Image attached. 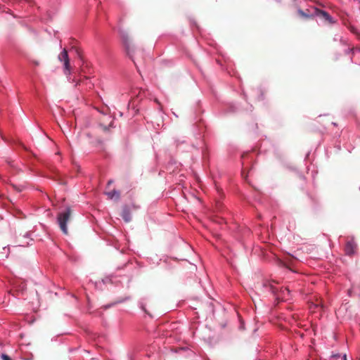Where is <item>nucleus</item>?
Instances as JSON below:
<instances>
[{
    "label": "nucleus",
    "instance_id": "nucleus-12",
    "mask_svg": "<svg viewBox=\"0 0 360 360\" xmlns=\"http://www.w3.org/2000/svg\"><path fill=\"white\" fill-rule=\"evenodd\" d=\"M84 82L86 83V85L88 86V87L90 88L91 84H89V79L88 78H85L84 81L79 80V81L77 82L75 86L81 85V83L82 82L84 83Z\"/></svg>",
    "mask_w": 360,
    "mask_h": 360
},
{
    "label": "nucleus",
    "instance_id": "nucleus-3",
    "mask_svg": "<svg viewBox=\"0 0 360 360\" xmlns=\"http://www.w3.org/2000/svg\"><path fill=\"white\" fill-rule=\"evenodd\" d=\"M60 61L63 62L64 72L66 75L70 74V65L68 52L66 49H63L58 56Z\"/></svg>",
    "mask_w": 360,
    "mask_h": 360
},
{
    "label": "nucleus",
    "instance_id": "nucleus-10",
    "mask_svg": "<svg viewBox=\"0 0 360 360\" xmlns=\"http://www.w3.org/2000/svg\"><path fill=\"white\" fill-rule=\"evenodd\" d=\"M264 287H269V289L272 292V293L274 294H277V288L276 287H274L271 283H269V282H265L264 283Z\"/></svg>",
    "mask_w": 360,
    "mask_h": 360
},
{
    "label": "nucleus",
    "instance_id": "nucleus-6",
    "mask_svg": "<svg viewBox=\"0 0 360 360\" xmlns=\"http://www.w3.org/2000/svg\"><path fill=\"white\" fill-rule=\"evenodd\" d=\"M319 11H320V10L314 7L307 9L306 11L302 10L301 8L297 9L298 14L303 18H310L315 15H319Z\"/></svg>",
    "mask_w": 360,
    "mask_h": 360
},
{
    "label": "nucleus",
    "instance_id": "nucleus-16",
    "mask_svg": "<svg viewBox=\"0 0 360 360\" xmlns=\"http://www.w3.org/2000/svg\"><path fill=\"white\" fill-rule=\"evenodd\" d=\"M333 40H334V41L340 40V42H342V43H343V41H343V39H342L341 37H339V36H338V35H335V36L334 37Z\"/></svg>",
    "mask_w": 360,
    "mask_h": 360
},
{
    "label": "nucleus",
    "instance_id": "nucleus-18",
    "mask_svg": "<svg viewBox=\"0 0 360 360\" xmlns=\"http://www.w3.org/2000/svg\"><path fill=\"white\" fill-rule=\"evenodd\" d=\"M113 182L112 180H109L108 182V184L110 185Z\"/></svg>",
    "mask_w": 360,
    "mask_h": 360
},
{
    "label": "nucleus",
    "instance_id": "nucleus-5",
    "mask_svg": "<svg viewBox=\"0 0 360 360\" xmlns=\"http://www.w3.org/2000/svg\"><path fill=\"white\" fill-rule=\"evenodd\" d=\"M70 214V209L69 207H65L63 210H61L58 214V225H66L69 217Z\"/></svg>",
    "mask_w": 360,
    "mask_h": 360
},
{
    "label": "nucleus",
    "instance_id": "nucleus-19",
    "mask_svg": "<svg viewBox=\"0 0 360 360\" xmlns=\"http://www.w3.org/2000/svg\"><path fill=\"white\" fill-rule=\"evenodd\" d=\"M231 108H232V109L231 110V111L234 112V111L236 110H235V108H234V107H233V106H231Z\"/></svg>",
    "mask_w": 360,
    "mask_h": 360
},
{
    "label": "nucleus",
    "instance_id": "nucleus-9",
    "mask_svg": "<svg viewBox=\"0 0 360 360\" xmlns=\"http://www.w3.org/2000/svg\"><path fill=\"white\" fill-rule=\"evenodd\" d=\"M290 293V290L288 288H281L277 295V298L281 300H288V295Z\"/></svg>",
    "mask_w": 360,
    "mask_h": 360
},
{
    "label": "nucleus",
    "instance_id": "nucleus-4",
    "mask_svg": "<svg viewBox=\"0 0 360 360\" xmlns=\"http://www.w3.org/2000/svg\"><path fill=\"white\" fill-rule=\"evenodd\" d=\"M345 251L347 255L352 256L357 252V244L353 238H348L345 248Z\"/></svg>",
    "mask_w": 360,
    "mask_h": 360
},
{
    "label": "nucleus",
    "instance_id": "nucleus-17",
    "mask_svg": "<svg viewBox=\"0 0 360 360\" xmlns=\"http://www.w3.org/2000/svg\"><path fill=\"white\" fill-rule=\"evenodd\" d=\"M13 187L18 192H21L22 191V186H13Z\"/></svg>",
    "mask_w": 360,
    "mask_h": 360
},
{
    "label": "nucleus",
    "instance_id": "nucleus-14",
    "mask_svg": "<svg viewBox=\"0 0 360 360\" xmlns=\"http://www.w3.org/2000/svg\"><path fill=\"white\" fill-rule=\"evenodd\" d=\"M60 229L65 235L68 234V226H60Z\"/></svg>",
    "mask_w": 360,
    "mask_h": 360
},
{
    "label": "nucleus",
    "instance_id": "nucleus-20",
    "mask_svg": "<svg viewBox=\"0 0 360 360\" xmlns=\"http://www.w3.org/2000/svg\"><path fill=\"white\" fill-rule=\"evenodd\" d=\"M343 360H347V356L345 354L344 356H343Z\"/></svg>",
    "mask_w": 360,
    "mask_h": 360
},
{
    "label": "nucleus",
    "instance_id": "nucleus-15",
    "mask_svg": "<svg viewBox=\"0 0 360 360\" xmlns=\"http://www.w3.org/2000/svg\"><path fill=\"white\" fill-rule=\"evenodd\" d=\"M351 32L355 34L359 37V39H360V34L357 32L356 29L352 27L351 29Z\"/></svg>",
    "mask_w": 360,
    "mask_h": 360
},
{
    "label": "nucleus",
    "instance_id": "nucleus-1",
    "mask_svg": "<svg viewBox=\"0 0 360 360\" xmlns=\"http://www.w3.org/2000/svg\"><path fill=\"white\" fill-rule=\"evenodd\" d=\"M119 32L127 56L132 60V61L136 65V63L134 59V52L135 50V46L132 41L131 40L129 32L127 30H124L121 28L119 30Z\"/></svg>",
    "mask_w": 360,
    "mask_h": 360
},
{
    "label": "nucleus",
    "instance_id": "nucleus-2",
    "mask_svg": "<svg viewBox=\"0 0 360 360\" xmlns=\"http://www.w3.org/2000/svg\"><path fill=\"white\" fill-rule=\"evenodd\" d=\"M137 208L138 207L134 203L123 205L120 216L125 223H129L131 221V212L132 210H136Z\"/></svg>",
    "mask_w": 360,
    "mask_h": 360
},
{
    "label": "nucleus",
    "instance_id": "nucleus-13",
    "mask_svg": "<svg viewBox=\"0 0 360 360\" xmlns=\"http://www.w3.org/2000/svg\"><path fill=\"white\" fill-rule=\"evenodd\" d=\"M2 360H13L8 355L2 354L1 356Z\"/></svg>",
    "mask_w": 360,
    "mask_h": 360
},
{
    "label": "nucleus",
    "instance_id": "nucleus-11",
    "mask_svg": "<svg viewBox=\"0 0 360 360\" xmlns=\"http://www.w3.org/2000/svg\"><path fill=\"white\" fill-rule=\"evenodd\" d=\"M354 51H359L360 52V47H356L354 49H348L345 51L346 54L353 53Z\"/></svg>",
    "mask_w": 360,
    "mask_h": 360
},
{
    "label": "nucleus",
    "instance_id": "nucleus-7",
    "mask_svg": "<svg viewBox=\"0 0 360 360\" xmlns=\"http://www.w3.org/2000/svg\"><path fill=\"white\" fill-rule=\"evenodd\" d=\"M105 195L111 200L118 201L120 199V192L117 190H112L105 193Z\"/></svg>",
    "mask_w": 360,
    "mask_h": 360
},
{
    "label": "nucleus",
    "instance_id": "nucleus-21",
    "mask_svg": "<svg viewBox=\"0 0 360 360\" xmlns=\"http://www.w3.org/2000/svg\"><path fill=\"white\" fill-rule=\"evenodd\" d=\"M259 99H262V93L260 94V98Z\"/></svg>",
    "mask_w": 360,
    "mask_h": 360
},
{
    "label": "nucleus",
    "instance_id": "nucleus-8",
    "mask_svg": "<svg viewBox=\"0 0 360 360\" xmlns=\"http://www.w3.org/2000/svg\"><path fill=\"white\" fill-rule=\"evenodd\" d=\"M319 15L322 16L326 21L330 24H334L336 21L331 17V15L325 11L320 10Z\"/></svg>",
    "mask_w": 360,
    "mask_h": 360
}]
</instances>
